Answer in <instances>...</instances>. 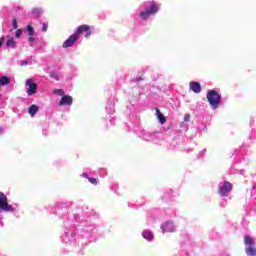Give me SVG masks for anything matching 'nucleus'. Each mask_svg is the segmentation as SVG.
I'll return each instance as SVG.
<instances>
[{
	"mask_svg": "<svg viewBox=\"0 0 256 256\" xmlns=\"http://www.w3.org/2000/svg\"><path fill=\"white\" fill-rule=\"evenodd\" d=\"M91 29H93V27H91L87 24H83V25L78 26V28L76 29V31L74 33L77 35L78 38L80 35H83V33H84L85 39H89L91 37Z\"/></svg>",
	"mask_w": 256,
	"mask_h": 256,
	"instance_id": "5",
	"label": "nucleus"
},
{
	"mask_svg": "<svg viewBox=\"0 0 256 256\" xmlns=\"http://www.w3.org/2000/svg\"><path fill=\"white\" fill-rule=\"evenodd\" d=\"M82 177H84V179H90V177L86 173H83Z\"/></svg>",
	"mask_w": 256,
	"mask_h": 256,
	"instance_id": "28",
	"label": "nucleus"
},
{
	"mask_svg": "<svg viewBox=\"0 0 256 256\" xmlns=\"http://www.w3.org/2000/svg\"><path fill=\"white\" fill-rule=\"evenodd\" d=\"M144 239H147V241H153V233L151 231H144L143 232Z\"/></svg>",
	"mask_w": 256,
	"mask_h": 256,
	"instance_id": "16",
	"label": "nucleus"
},
{
	"mask_svg": "<svg viewBox=\"0 0 256 256\" xmlns=\"http://www.w3.org/2000/svg\"><path fill=\"white\" fill-rule=\"evenodd\" d=\"M244 245H246L245 252L247 256H256L255 240L251 236H244Z\"/></svg>",
	"mask_w": 256,
	"mask_h": 256,
	"instance_id": "2",
	"label": "nucleus"
},
{
	"mask_svg": "<svg viewBox=\"0 0 256 256\" xmlns=\"http://www.w3.org/2000/svg\"><path fill=\"white\" fill-rule=\"evenodd\" d=\"M22 35H23V30L17 29L15 34L16 39H19Z\"/></svg>",
	"mask_w": 256,
	"mask_h": 256,
	"instance_id": "19",
	"label": "nucleus"
},
{
	"mask_svg": "<svg viewBox=\"0 0 256 256\" xmlns=\"http://www.w3.org/2000/svg\"><path fill=\"white\" fill-rule=\"evenodd\" d=\"M162 233H173L175 226L171 222H166L161 225Z\"/></svg>",
	"mask_w": 256,
	"mask_h": 256,
	"instance_id": "9",
	"label": "nucleus"
},
{
	"mask_svg": "<svg viewBox=\"0 0 256 256\" xmlns=\"http://www.w3.org/2000/svg\"><path fill=\"white\" fill-rule=\"evenodd\" d=\"M42 14H43V9L41 8L32 9V15H35L36 17H41Z\"/></svg>",
	"mask_w": 256,
	"mask_h": 256,
	"instance_id": "17",
	"label": "nucleus"
},
{
	"mask_svg": "<svg viewBox=\"0 0 256 256\" xmlns=\"http://www.w3.org/2000/svg\"><path fill=\"white\" fill-rule=\"evenodd\" d=\"M190 119H191V115H190V114H185V115H184V121H185V122L190 121Z\"/></svg>",
	"mask_w": 256,
	"mask_h": 256,
	"instance_id": "25",
	"label": "nucleus"
},
{
	"mask_svg": "<svg viewBox=\"0 0 256 256\" xmlns=\"http://www.w3.org/2000/svg\"><path fill=\"white\" fill-rule=\"evenodd\" d=\"M47 29H49V23H43V26H42L43 33H47Z\"/></svg>",
	"mask_w": 256,
	"mask_h": 256,
	"instance_id": "21",
	"label": "nucleus"
},
{
	"mask_svg": "<svg viewBox=\"0 0 256 256\" xmlns=\"http://www.w3.org/2000/svg\"><path fill=\"white\" fill-rule=\"evenodd\" d=\"M27 31H28V36L35 35V29H33V26H31V24H28Z\"/></svg>",
	"mask_w": 256,
	"mask_h": 256,
	"instance_id": "18",
	"label": "nucleus"
},
{
	"mask_svg": "<svg viewBox=\"0 0 256 256\" xmlns=\"http://www.w3.org/2000/svg\"><path fill=\"white\" fill-rule=\"evenodd\" d=\"M3 43H5V38L1 37L0 38V49H1V47H3Z\"/></svg>",
	"mask_w": 256,
	"mask_h": 256,
	"instance_id": "27",
	"label": "nucleus"
},
{
	"mask_svg": "<svg viewBox=\"0 0 256 256\" xmlns=\"http://www.w3.org/2000/svg\"><path fill=\"white\" fill-rule=\"evenodd\" d=\"M89 183L92 185H97V179L96 178H88Z\"/></svg>",
	"mask_w": 256,
	"mask_h": 256,
	"instance_id": "23",
	"label": "nucleus"
},
{
	"mask_svg": "<svg viewBox=\"0 0 256 256\" xmlns=\"http://www.w3.org/2000/svg\"><path fill=\"white\" fill-rule=\"evenodd\" d=\"M54 93H56L57 95H64L65 92L62 89H56L54 90Z\"/></svg>",
	"mask_w": 256,
	"mask_h": 256,
	"instance_id": "24",
	"label": "nucleus"
},
{
	"mask_svg": "<svg viewBox=\"0 0 256 256\" xmlns=\"http://www.w3.org/2000/svg\"><path fill=\"white\" fill-rule=\"evenodd\" d=\"M9 83H11V78L7 76L0 77V85L5 86V85H9Z\"/></svg>",
	"mask_w": 256,
	"mask_h": 256,
	"instance_id": "15",
	"label": "nucleus"
},
{
	"mask_svg": "<svg viewBox=\"0 0 256 256\" xmlns=\"http://www.w3.org/2000/svg\"><path fill=\"white\" fill-rule=\"evenodd\" d=\"M155 111H156L157 119L159 120L161 125H165V123H167V118L164 117L163 113H161L159 108H155Z\"/></svg>",
	"mask_w": 256,
	"mask_h": 256,
	"instance_id": "11",
	"label": "nucleus"
},
{
	"mask_svg": "<svg viewBox=\"0 0 256 256\" xmlns=\"http://www.w3.org/2000/svg\"><path fill=\"white\" fill-rule=\"evenodd\" d=\"M132 81H134V83H139V82L143 81V78L137 77V78H134Z\"/></svg>",
	"mask_w": 256,
	"mask_h": 256,
	"instance_id": "26",
	"label": "nucleus"
},
{
	"mask_svg": "<svg viewBox=\"0 0 256 256\" xmlns=\"http://www.w3.org/2000/svg\"><path fill=\"white\" fill-rule=\"evenodd\" d=\"M59 105L61 107L65 106V105H73V97L69 96V95H65L60 99Z\"/></svg>",
	"mask_w": 256,
	"mask_h": 256,
	"instance_id": "10",
	"label": "nucleus"
},
{
	"mask_svg": "<svg viewBox=\"0 0 256 256\" xmlns=\"http://www.w3.org/2000/svg\"><path fill=\"white\" fill-rule=\"evenodd\" d=\"M12 27H13V29H17V27H19V26L17 25V19H16V18H13V19H12Z\"/></svg>",
	"mask_w": 256,
	"mask_h": 256,
	"instance_id": "22",
	"label": "nucleus"
},
{
	"mask_svg": "<svg viewBox=\"0 0 256 256\" xmlns=\"http://www.w3.org/2000/svg\"><path fill=\"white\" fill-rule=\"evenodd\" d=\"M0 97H1V94H0Z\"/></svg>",
	"mask_w": 256,
	"mask_h": 256,
	"instance_id": "30",
	"label": "nucleus"
},
{
	"mask_svg": "<svg viewBox=\"0 0 256 256\" xmlns=\"http://www.w3.org/2000/svg\"><path fill=\"white\" fill-rule=\"evenodd\" d=\"M0 211H5V213H13L15 211V208L9 204L7 195L3 192H0Z\"/></svg>",
	"mask_w": 256,
	"mask_h": 256,
	"instance_id": "3",
	"label": "nucleus"
},
{
	"mask_svg": "<svg viewBox=\"0 0 256 256\" xmlns=\"http://www.w3.org/2000/svg\"><path fill=\"white\" fill-rule=\"evenodd\" d=\"M77 41H79V37L77 36V34L74 32V34L70 35L68 37V39L66 41L63 42L62 47L64 49H67L69 47H73V45H75V43H77Z\"/></svg>",
	"mask_w": 256,
	"mask_h": 256,
	"instance_id": "6",
	"label": "nucleus"
},
{
	"mask_svg": "<svg viewBox=\"0 0 256 256\" xmlns=\"http://www.w3.org/2000/svg\"><path fill=\"white\" fill-rule=\"evenodd\" d=\"M190 89L193 93H201V84L199 82H190Z\"/></svg>",
	"mask_w": 256,
	"mask_h": 256,
	"instance_id": "12",
	"label": "nucleus"
},
{
	"mask_svg": "<svg viewBox=\"0 0 256 256\" xmlns=\"http://www.w3.org/2000/svg\"><path fill=\"white\" fill-rule=\"evenodd\" d=\"M6 47H12L13 49L14 47H17V41H15V38H9L8 41L6 42Z\"/></svg>",
	"mask_w": 256,
	"mask_h": 256,
	"instance_id": "14",
	"label": "nucleus"
},
{
	"mask_svg": "<svg viewBox=\"0 0 256 256\" xmlns=\"http://www.w3.org/2000/svg\"><path fill=\"white\" fill-rule=\"evenodd\" d=\"M207 101L209 105H211L214 109H219V105H221V94L215 90H209L206 95Z\"/></svg>",
	"mask_w": 256,
	"mask_h": 256,
	"instance_id": "1",
	"label": "nucleus"
},
{
	"mask_svg": "<svg viewBox=\"0 0 256 256\" xmlns=\"http://www.w3.org/2000/svg\"><path fill=\"white\" fill-rule=\"evenodd\" d=\"M3 129L0 128V133H2Z\"/></svg>",
	"mask_w": 256,
	"mask_h": 256,
	"instance_id": "29",
	"label": "nucleus"
},
{
	"mask_svg": "<svg viewBox=\"0 0 256 256\" xmlns=\"http://www.w3.org/2000/svg\"><path fill=\"white\" fill-rule=\"evenodd\" d=\"M159 11V5H157V2L152 1L150 3V8L146 9L145 11L140 12L141 19H144V21H147L148 17H151V15H155Z\"/></svg>",
	"mask_w": 256,
	"mask_h": 256,
	"instance_id": "4",
	"label": "nucleus"
},
{
	"mask_svg": "<svg viewBox=\"0 0 256 256\" xmlns=\"http://www.w3.org/2000/svg\"><path fill=\"white\" fill-rule=\"evenodd\" d=\"M37 39H35V35H28V42L35 43Z\"/></svg>",
	"mask_w": 256,
	"mask_h": 256,
	"instance_id": "20",
	"label": "nucleus"
},
{
	"mask_svg": "<svg viewBox=\"0 0 256 256\" xmlns=\"http://www.w3.org/2000/svg\"><path fill=\"white\" fill-rule=\"evenodd\" d=\"M233 190V184L231 182H224V185L219 188V193L222 197H227V193Z\"/></svg>",
	"mask_w": 256,
	"mask_h": 256,
	"instance_id": "7",
	"label": "nucleus"
},
{
	"mask_svg": "<svg viewBox=\"0 0 256 256\" xmlns=\"http://www.w3.org/2000/svg\"><path fill=\"white\" fill-rule=\"evenodd\" d=\"M39 111V107L35 104H32L29 109L28 113L31 115V117H35V114Z\"/></svg>",
	"mask_w": 256,
	"mask_h": 256,
	"instance_id": "13",
	"label": "nucleus"
},
{
	"mask_svg": "<svg viewBox=\"0 0 256 256\" xmlns=\"http://www.w3.org/2000/svg\"><path fill=\"white\" fill-rule=\"evenodd\" d=\"M26 85L28 86V89H27L28 95H35V93H37V83L33 82V80L31 79L27 80Z\"/></svg>",
	"mask_w": 256,
	"mask_h": 256,
	"instance_id": "8",
	"label": "nucleus"
}]
</instances>
